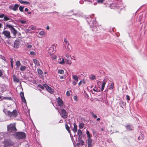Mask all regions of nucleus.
<instances>
[{
    "mask_svg": "<svg viewBox=\"0 0 147 147\" xmlns=\"http://www.w3.org/2000/svg\"><path fill=\"white\" fill-rule=\"evenodd\" d=\"M7 130L8 131L12 132H14L17 131L15 123L10 124L7 126Z\"/></svg>",
    "mask_w": 147,
    "mask_h": 147,
    "instance_id": "f257e3e1",
    "label": "nucleus"
},
{
    "mask_svg": "<svg viewBox=\"0 0 147 147\" xmlns=\"http://www.w3.org/2000/svg\"><path fill=\"white\" fill-rule=\"evenodd\" d=\"M6 26L10 30L11 33L13 34V36L15 37L17 33V32L13 26L8 24H7Z\"/></svg>",
    "mask_w": 147,
    "mask_h": 147,
    "instance_id": "f03ea898",
    "label": "nucleus"
},
{
    "mask_svg": "<svg viewBox=\"0 0 147 147\" xmlns=\"http://www.w3.org/2000/svg\"><path fill=\"white\" fill-rule=\"evenodd\" d=\"M56 45L54 44L51 45L49 47L48 49L47 50L48 53L49 55L53 54L55 52L56 49Z\"/></svg>",
    "mask_w": 147,
    "mask_h": 147,
    "instance_id": "7ed1b4c3",
    "label": "nucleus"
},
{
    "mask_svg": "<svg viewBox=\"0 0 147 147\" xmlns=\"http://www.w3.org/2000/svg\"><path fill=\"white\" fill-rule=\"evenodd\" d=\"M3 143L4 144V146L5 147H9L10 146H13L14 144L10 140H4Z\"/></svg>",
    "mask_w": 147,
    "mask_h": 147,
    "instance_id": "20e7f679",
    "label": "nucleus"
},
{
    "mask_svg": "<svg viewBox=\"0 0 147 147\" xmlns=\"http://www.w3.org/2000/svg\"><path fill=\"white\" fill-rule=\"evenodd\" d=\"M7 115L10 117H16L18 114V112L16 110H14L12 112L8 111L7 112Z\"/></svg>",
    "mask_w": 147,
    "mask_h": 147,
    "instance_id": "39448f33",
    "label": "nucleus"
},
{
    "mask_svg": "<svg viewBox=\"0 0 147 147\" xmlns=\"http://www.w3.org/2000/svg\"><path fill=\"white\" fill-rule=\"evenodd\" d=\"M16 136L18 138L22 139L25 138L26 136V135L24 132H18L16 133Z\"/></svg>",
    "mask_w": 147,
    "mask_h": 147,
    "instance_id": "423d86ee",
    "label": "nucleus"
},
{
    "mask_svg": "<svg viewBox=\"0 0 147 147\" xmlns=\"http://www.w3.org/2000/svg\"><path fill=\"white\" fill-rule=\"evenodd\" d=\"M5 28H4V30H5ZM2 34H3L6 38H10L11 37L10 35V33L9 31L4 30Z\"/></svg>",
    "mask_w": 147,
    "mask_h": 147,
    "instance_id": "0eeeda50",
    "label": "nucleus"
},
{
    "mask_svg": "<svg viewBox=\"0 0 147 147\" xmlns=\"http://www.w3.org/2000/svg\"><path fill=\"white\" fill-rule=\"evenodd\" d=\"M72 77L74 80L72 82V84L74 85H76L78 81V77L77 76L74 75H72Z\"/></svg>",
    "mask_w": 147,
    "mask_h": 147,
    "instance_id": "6e6552de",
    "label": "nucleus"
},
{
    "mask_svg": "<svg viewBox=\"0 0 147 147\" xmlns=\"http://www.w3.org/2000/svg\"><path fill=\"white\" fill-rule=\"evenodd\" d=\"M45 87L48 92L51 94H53L54 93V90L50 87L47 84H45L44 85Z\"/></svg>",
    "mask_w": 147,
    "mask_h": 147,
    "instance_id": "1a4fd4ad",
    "label": "nucleus"
},
{
    "mask_svg": "<svg viewBox=\"0 0 147 147\" xmlns=\"http://www.w3.org/2000/svg\"><path fill=\"white\" fill-rule=\"evenodd\" d=\"M60 114L61 117L64 119L67 118V115L66 111L65 109H62L61 110V113Z\"/></svg>",
    "mask_w": 147,
    "mask_h": 147,
    "instance_id": "9d476101",
    "label": "nucleus"
},
{
    "mask_svg": "<svg viewBox=\"0 0 147 147\" xmlns=\"http://www.w3.org/2000/svg\"><path fill=\"white\" fill-rule=\"evenodd\" d=\"M87 21L89 24L90 25L91 27H94V28L95 27L96 28H97L96 27V21H90V22H89L88 20Z\"/></svg>",
    "mask_w": 147,
    "mask_h": 147,
    "instance_id": "9b49d317",
    "label": "nucleus"
},
{
    "mask_svg": "<svg viewBox=\"0 0 147 147\" xmlns=\"http://www.w3.org/2000/svg\"><path fill=\"white\" fill-rule=\"evenodd\" d=\"M57 99L59 105L60 107H63V103L61 99L59 97Z\"/></svg>",
    "mask_w": 147,
    "mask_h": 147,
    "instance_id": "f8f14e48",
    "label": "nucleus"
},
{
    "mask_svg": "<svg viewBox=\"0 0 147 147\" xmlns=\"http://www.w3.org/2000/svg\"><path fill=\"white\" fill-rule=\"evenodd\" d=\"M34 63L35 64L36 66H39L40 65V63L39 61L36 59H34L33 60Z\"/></svg>",
    "mask_w": 147,
    "mask_h": 147,
    "instance_id": "ddd939ff",
    "label": "nucleus"
},
{
    "mask_svg": "<svg viewBox=\"0 0 147 147\" xmlns=\"http://www.w3.org/2000/svg\"><path fill=\"white\" fill-rule=\"evenodd\" d=\"M74 127L72 129V130L74 133H75L77 130V125L75 123H74Z\"/></svg>",
    "mask_w": 147,
    "mask_h": 147,
    "instance_id": "4468645a",
    "label": "nucleus"
},
{
    "mask_svg": "<svg viewBox=\"0 0 147 147\" xmlns=\"http://www.w3.org/2000/svg\"><path fill=\"white\" fill-rule=\"evenodd\" d=\"M13 81L14 82H19V79L17 78L15 75L13 76Z\"/></svg>",
    "mask_w": 147,
    "mask_h": 147,
    "instance_id": "2eb2a0df",
    "label": "nucleus"
},
{
    "mask_svg": "<svg viewBox=\"0 0 147 147\" xmlns=\"http://www.w3.org/2000/svg\"><path fill=\"white\" fill-rule=\"evenodd\" d=\"M106 83V82L105 81H103L102 82V84H101V90L103 91L105 86V84Z\"/></svg>",
    "mask_w": 147,
    "mask_h": 147,
    "instance_id": "dca6fc26",
    "label": "nucleus"
},
{
    "mask_svg": "<svg viewBox=\"0 0 147 147\" xmlns=\"http://www.w3.org/2000/svg\"><path fill=\"white\" fill-rule=\"evenodd\" d=\"M19 6V5L17 4H15L12 8V10L14 11H16L18 9Z\"/></svg>",
    "mask_w": 147,
    "mask_h": 147,
    "instance_id": "f3484780",
    "label": "nucleus"
},
{
    "mask_svg": "<svg viewBox=\"0 0 147 147\" xmlns=\"http://www.w3.org/2000/svg\"><path fill=\"white\" fill-rule=\"evenodd\" d=\"M19 1L22 4H30V3L28 2H27L25 1H23L22 0H19Z\"/></svg>",
    "mask_w": 147,
    "mask_h": 147,
    "instance_id": "a211bd4d",
    "label": "nucleus"
},
{
    "mask_svg": "<svg viewBox=\"0 0 147 147\" xmlns=\"http://www.w3.org/2000/svg\"><path fill=\"white\" fill-rule=\"evenodd\" d=\"M127 129L128 130H130L133 129V127L132 125H128L126 126Z\"/></svg>",
    "mask_w": 147,
    "mask_h": 147,
    "instance_id": "6ab92c4d",
    "label": "nucleus"
},
{
    "mask_svg": "<svg viewBox=\"0 0 147 147\" xmlns=\"http://www.w3.org/2000/svg\"><path fill=\"white\" fill-rule=\"evenodd\" d=\"M26 66H25L24 65H22L20 67V71H25V70H26Z\"/></svg>",
    "mask_w": 147,
    "mask_h": 147,
    "instance_id": "aec40b11",
    "label": "nucleus"
},
{
    "mask_svg": "<svg viewBox=\"0 0 147 147\" xmlns=\"http://www.w3.org/2000/svg\"><path fill=\"white\" fill-rule=\"evenodd\" d=\"M87 142L88 147H92V141H91V140L89 139L88 141Z\"/></svg>",
    "mask_w": 147,
    "mask_h": 147,
    "instance_id": "412c9836",
    "label": "nucleus"
},
{
    "mask_svg": "<svg viewBox=\"0 0 147 147\" xmlns=\"http://www.w3.org/2000/svg\"><path fill=\"white\" fill-rule=\"evenodd\" d=\"M65 127L66 130L68 131L70 134H71V132L69 130V127L68 126L67 123H66L65 124Z\"/></svg>",
    "mask_w": 147,
    "mask_h": 147,
    "instance_id": "4be33fe9",
    "label": "nucleus"
},
{
    "mask_svg": "<svg viewBox=\"0 0 147 147\" xmlns=\"http://www.w3.org/2000/svg\"><path fill=\"white\" fill-rule=\"evenodd\" d=\"M16 65L17 68L19 67L21 65V63L20 61H17L16 62Z\"/></svg>",
    "mask_w": 147,
    "mask_h": 147,
    "instance_id": "5701e85b",
    "label": "nucleus"
},
{
    "mask_svg": "<svg viewBox=\"0 0 147 147\" xmlns=\"http://www.w3.org/2000/svg\"><path fill=\"white\" fill-rule=\"evenodd\" d=\"M65 62L67 64L70 65L71 63V61L69 59H65Z\"/></svg>",
    "mask_w": 147,
    "mask_h": 147,
    "instance_id": "b1692460",
    "label": "nucleus"
},
{
    "mask_svg": "<svg viewBox=\"0 0 147 147\" xmlns=\"http://www.w3.org/2000/svg\"><path fill=\"white\" fill-rule=\"evenodd\" d=\"M37 71L38 73L40 75H42L43 74L42 71L41 69H37Z\"/></svg>",
    "mask_w": 147,
    "mask_h": 147,
    "instance_id": "393cba45",
    "label": "nucleus"
},
{
    "mask_svg": "<svg viewBox=\"0 0 147 147\" xmlns=\"http://www.w3.org/2000/svg\"><path fill=\"white\" fill-rule=\"evenodd\" d=\"M78 134L79 135V137L81 136L82 134V131L81 130L79 129L78 131Z\"/></svg>",
    "mask_w": 147,
    "mask_h": 147,
    "instance_id": "a878e982",
    "label": "nucleus"
},
{
    "mask_svg": "<svg viewBox=\"0 0 147 147\" xmlns=\"http://www.w3.org/2000/svg\"><path fill=\"white\" fill-rule=\"evenodd\" d=\"M64 42H65V43H64V45L65 46V47L67 46V45H68V41L66 39H64Z\"/></svg>",
    "mask_w": 147,
    "mask_h": 147,
    "instance_id": "bb28decb",
    "label": "nucleus"
},
{
    "mask_svg": "<svg viewBox=\"0 0 147 147\" xmlns=\"http://www.w3.org/2000/svg\"><path fill=\"white\" fill-rule=\"evenodd\" d=\"M123 5L121 3L120 4H118L116 7L117 8H120L122 9V8L123 7V6H122Z\"/></svg>",
    "mask_w": 147,
    "mask_h": 147,
    "instance_id": "cd10ccee",
    "label": "nucleus"
},
{
    "mask_svg": "<svg viewBox=\"0 0 147 147\" xmlns=\"http://www.w3.org/2000/svg\"><path fill=\"white\" fill-rule=\"evenodd\" d=\"M4 20L5 21H8L10 20V18L8 16H5L4 17Z\"/></svg>",
    "mask_w": 147,
    "mask_h": 147,
    "instance_id": "c85d7f7f",
    "label": "nucleus"
},
{
    "mask_svg": "<svg viewBox=\"0 0 147 147\" xmlns=\"http://www.w3.org/2000/svg\"><path fill=\"white\" fill-rule=\"evenodd\" d=\"M58 73L61 74H63L64 73V70L61 69L59 70L58 71Z\"/></svg>",
    "mask_w": 147,
    "mask_h": 147,
    "instance_id": "c756f323",
    "label": "nucleus"
},
{
    "mask_svg": "<svg viewBox=\"0 0 147 147\" xmlns=\"http://www.w3.org/2000/svg\"><path fill=\"white\" fill-rule=\"evenodd\" d=\"M45 34V32L44 31H42L39 33V34L41 36L44 35Z\"/></svg>",
    "mask_w": 147,
    "mask_h": 147,
    "instance_id": "7c9ffc66",
    "label": "nucleus"
},
{
    "mask_svg": "<svg viewBox=\"0 0 147 147\" xmlns=\"http://www.w3.org/2000/svg\"><path fill=\"white\" fill-rule=\"evenodd\" d=\"M84 126V124L83 123H80L79 126V128L80 129L83 128Z\"/></svg>",
    "mask_w": 147,
    "mask_h": 147,
    "instance_id": "2f4dec72",
    "label": "nucleus"
},
{
    "mask_svg": "<svg viewBox=\"0 0 147 147\" xmlns=\"http://www.w3.org/2000/svg\"><path fill=\"white\" fill-rule=\"evenodd\" d=\"M87 136L88 138V139L87 140V141H88V140L89 139L91 140V141H92V139L91 138L92 137V135L90 134L89 135H87Z\"/></svg>",
    "mask_w": 147,
    "mask_h": 147,
    "instance_id": "473e14b6",
    "label": "nucleus"
},
{
    "mask_svg": "<svg viewBox=\"0 0 147 147\" xmlns=\"http://www.w3.org/2000/svg\"><path fill=\"white\" fill-rule=\"evenodd\" d=\"M21 99L22 101V102H24L25 104H26V102L25 100L24 97L21 98Z\"/></svg>",
    "mask_w": 147,
    "mask_h": 147,
    "instance_id": "72a5a7b5",
    "label": "nucleus"
},
{
    "mask_svg": "<svg viewBox=\"0 0 147 147\" xmlns=\"http://www.w3.org/2000/svg\"><path fill=\"white\" fill-rule=\"evenodd\" d=\"M80 143L82 146H83L84 145V141L82 140H81L79 141Z\"/></svg>",
    "mask_w": 147,
    "mask_h": 147,
    "instance_id": "f704fd0d",
    "label": "nucleus"
},
{
    "mask_svg": "<svg viewBox=\"0 0 147 147\" xmlns=\"http://www.w3.org/2000/svg\"><path fill=\"white\" fill-rule=\"evenodd\" d=\"M13 59L11 58V66L12 68H13Z\"/></svg>",
    "mask_w": 147,
    "mask_h": 147,
    "instance_id": "c9c22d12",
    "label": "nucleus"
},
{
    "mask_svg": "<svg viewBox=\"0 0 147 147\" xmlns=\"http://www.w3.org/2000/svg\"><path fill=\"white\" fill-rule=\"evenodd\" d=\"M24 8V7L20 6L19 7V9L21 11L23 12V9Z\"/></svg>",
    "mask_w": 147,
    "mask_h": 147,
    "instance_id": "e433bc0d",
    "label": "nucleus"
},
{
    "mask_svg": "<svg viewBox=\"0 0 147 147\" xmlns=\"http://www.w3.org/2000/svg\"><path fill=\"white\" fill-rule=\"evenodd\" d=\"M59 63L61 64H64L65 63V61L63 58L62 59V60L60 61Z\"/></svg>",
    "mask_w": 147,
    "mask_h": 147,
    "instance_id": "4c0bfd02",
    "label": "nucleus"
},
{
    "mask_svg": "<svg viewBox=\"0 0 147 147\" xmlns=\"http://www.w3.org/2000/svg\"><path fill=\"white\" fill-rule=\"evenodd\" d=\"M19 22L21 23L22 24H24L26 22V21L25 20H20Z\"/></svg>",
    "mask_w": 147,
    "mask_h": 147,
    "instance_id": "58836bf2",
    "label": "nucleus"
},
{
    "mask_svg": "<svg viewBox=\"0 0 147 147\" xmlns=\"http://www.w3.org/2000/svg\"><path fill=\"white\" fill-rule=\"evenodd\" d=\"M67 46V48H66V46L65 47L66 48V49H67V50L68 51H67L68 53H69L70 52V49L69 47V46Z\"/></svg>",
    "mask_w": 147,
    "mask_h": 147,
    "instance_id": "ea45409f",
    "label": "nucleus"
},
{
    "mask_svg": "<svg viewBox=\"0 0 147 147\" xmlns=\"http://www.w3.org/2000/svg\"><path fill=\"white\" fill-rule=\"evenodd\" d=\"M20 97H21V98L22 97H24V94L23 92H21L20 93Z\"/></svg>",
    "mask_w": 147,
    "mask_h": 147,
    "instance_id": "a19ab883",
    "label": "nucleus"
},
{
    "mask_svg": "<svg viewBox=\"0 0 147 147\" xmlns=\"http://www.w3.org/2000/svg\"><path fill=\"white\" fill-rule=\"evenodd\" d=\"M114 84L113 83H112L111 84L110 86V88L111 89H113L114 88Z\"/></svg>",
    "mask_w": 147,
    "mask_h": 147,
    "instance_id": "79ce46f5",
    "label": "nucleus"
},
{
    "mask_svg": "<svg viewBox=\"0 0 147 147\" xmlns=\"http://www.w3.org/2000/svg\"><path fill=\"white\" fill-rule=\"evenodd\" d=\"M91 113L93 117L94 118H96L97 117V116L96 115L94 114L92 112Z\"/></svg>",
    "mask_w": 147,
    "mask_h": 147,
    "instance_id": "37998d69",
    "label": "nucleus"
},
{
    "mask_svg": "<svg viewBox=\"0 0 147 147\" xmlns=\"http://www.w3.org/2000/svg\"><path fill=\"white\" fill-rule=\"evenodd\" d=\"M93 90L96 92H99V91L98 90V88H94L93 89Z\"/></svg>",
    "mask_w": 147,
    "mask_h": 147,
    "instance_id": "c03bdc74",
    "label": "nucleus"
},
{
    "mask_svg": "<svg viewBox=\"0 0 147 147\" xmlns=\"http://www.w3.org/2000/svg\"><path fill=\"white\" fill-rule=\"evenodd\" d=\"M105 0H97V2L98 3H102Z\"/></svg>",
    "mask_w": 147,
    "mask_h": 147,
    "instance_id": "a18cd8bd",
    "label": "nucleus"
},
{
    "mask_svg": "<svg viewBox=\"0 0 147 147\" xmlns=\"http://www.w3.org/2000/svg\"><path fill=\"white\" fill-rule=\"evenodd\" d=\"M91 79L92 80H93L94 79H95V76L93 75H91Z\"/></svg>",
    "mask_w": 147,
    "mask_h": 147,
    "instance_id": "49530a36",
    "label": "nucleus"
},
{
    "mask_svg": "<svg viewBox=\"0 0 147 147\" xmlns=\"http://www.w3.org/2000/svg\"><path fill=\"white\" fill-rule=\"evenodd\" d=\"M74 100L77 101L78 99V97L76 96H75L74 97Z\"/></svg>",
    "mask_w": 147,
    "mask_h": 147,
    "instance_id": "de8ad7c7",
    "label": "nucleus"
},
{
    "mask_svg": "<svg viewBox=\"0 0 147 147\" xmlns=\"http://www.w3.org/2000/svg\"><path fill=\"white\" fill-rule=\"evenodd\" d=\"M102 83V82H101L98 81L97 82V84L98 86H100L101 85Z\"/></svg>",
    "mask_w": 147,
    "mask_h": 147,
    "instance_id": "09e8293b",
    "label": "nucleus"
},
{
    "mask_svg": "<svg viewBox=\"0 0 147 147\" xmlns=\"http://www.w3.org/2000/svg\"><path fill=\"white\" fill-rule=\"evenodd\" d=\"M126 98L127 100L128 101H129L130 99V97L128 95H127L126 96Z\"/></svg>",
    "mask_w": 147,
    "mask_h": 147,
    "instance_id": "8fccbe9b",
    "label": "nucleus"
},
{
    "mask_svg": "<svg viewBox=\"0 0 147 147\" xmlns=\"http://www.w3.org/2000/svg\"><path fill=\"white\" fill-rule=\"evenodd\" d=\"M92 132L93 133V134L94 135L95 134H96V131L94 130V129H92Z\"/></svg>",
    "mask_w": 147,
    "mask_h": 147,
    "instance_id": "3c124183",
    "label": "nucleus"
},
{
    "mask_svg": "<svg viewBox=\"0 0 147 147\" xmlns=\"http://www.w3.org/2000/svg\"><path fill=\"white\" fill-rule=\"evenodd\" d=\"M27 47L28 48H30L32 47V45H28V44H27Z\"/></svg>",
    "mask_w": 147,
    "mask_h": 147,
    "instance_id": "603ef678",
    "label": "nucleus"
},
{
    "mask_svg": "<svg viewBox=\"0 0 147 147\" xmlns=\"http://www.w3.org/2000/svg\"><path fill=\"white\" fill-rule=\"evenodd\" d=\"M5 16V15L4 14H1V15H0V18H4Z\"/></svg>",
    "mask_w": 147,
    "mask_h": 147,
    "instance_id": "864d4df0",
    "label": "nucleus"
},
{
    "mask_svg": "<svg viewBox=\"0 0 147 147\" xmlns=\"http://www.w3.org/2000/svg\"><path fill=\"white\" fill-rule=\"evenodd\" d=\"M30 54L32 55H34L35 54V53L33 51L30 52Z\"/></svg>",
    "mask_w": 147,
    "mask_h": 147,
    "instance_id": "5fc2aeb1",
    "label": "nucleus"
},
{
    "mask_svg": "<svg viewBox=\"0 0 147 147\" xmlns=\"http://www.w3.org/2000/svg\"><path fill=\"white\" fill-rule=\"evenodd\" d=\"M59 77H60V78L61 79H63L65 78V76H59Z\"/></svg>",
    "mask_w": 147,
    "mask_h": 147,
    "instance_id": "6e6d98bb",
    "label": "nucleus"
},
{
    "mask_svg": "<svg viewBox=\"0 0 147 147\" xmlns=\"http://www.w3.org/2000/svg\"><path fill=\"white\" fill-rule=\"evenodd\" d=\"M38 87L42 89H44L45 87H43L41 85H39Z\"/></svg>",
    "mask_w": 147,
    "mask_h": 147,
    "instance_id": "4d7b16f0",
    "label": "nucleus"
},
{
    "mask_svg": "<svg viewBox=\"0 0 147 147\" xmlns=\"http://www.w3.org/2000/svg\"><path fill=\"white\" fill-rule=\"evenodd\" d=\"M66 95L67 96H69L70 95V92L69 91H67L66 92Z\"/></svg>",
    "mask_w": 147,
    "mask_h": 147,
    "instance_id": "13d9d810",
    "label": "nucleus"
},
{
    "mask_svg": "<svg viewBox=\"0 0 147 147\" xmlns=\"http://www.w3.org/2000/svg\"><path fill=\"white\" fill-rule=\"evenodd\" d=\"M0 58H1V59H3V60H5V57H4L3 56H2V55H0Z\"/></svg>",
    "mask_w": 147,
    "mask_h": 147,
    "instance_id": "bf43d9fd",
    "label": "nucleus"
},
{
    "mask_svg": "<svg viewBox=\"0 0 147 147\" xmlns=\"http://www.w3.org/2000/svg\"><path fill=\"white\" fill-rule=\"evenodd\" d=\"M66 57L67 58H69V57H70L71 59H72V58H71V56H69V55L68 54H66Z\"/></svg>",
    "mask_w": 147,
    "mask_h": 147,
    "instance_id": "052dcab7",
    "label": "nucleus"
},
{
    "mask_svg": "<svg viewBox=\"0 0 147 147\" xmlns=\"http://www.w3.org/2000/svg\"><path fill=\"white\" fill-rule=\"evenodd\" d=\"M3 72L2 70H0V77L1 76L3 75Z\"/></svg>",
    "mask_w": 147,
    "mask_h": 147,
    "instance_id": "680f3d73",
    "label": "nucleus"
},
{
    "mask_svg": "<svg viewBox=\"0 0 147 147\" xmlns=\"http://www.w3.org/2000/svg\"><path fill=\"white\" fill-rule=\"evenodd\" d=\"M30 31V30L28 29H26V33H29V32Z\"/></svg>",
    "mask_w": 147,
    "mask_h": 147,
    "instance_id": "e2e57ef3",
    "label": "nucleus"
},
{
    "mask_svg": "<svg viewBox=\"0 0 147 147\" xmlns=\"http://www.w3.org/2000/svg\"><path fill=\"white\" fill-rule=\"evenodd\" d=\"M5 97H4L3 96H0V100H2L4 99H5Z\"/></svg>",
    "mask_w": 147,
    "mask_h": 147,
    "instance_id": "0e129e2a",
    "label": "nucleus"
},
{
    "mask_svg": "<svg viewBox=\"0 0 147 147\" xmlns=\"http://www.w3.org/2000/svg\"><path fill=\"white\" fill-rule=\"evenodd\" d=\"M31 29L32 30H36V28L35 26H32L31 27Z\"/></svg>",
    "mask_w": 147,
    "mask_h": 147,
    "instance_id": "69168bd1",
    "label": "nucleus"
},
{
    "mask_svg": "<svg viewBox=\"0 0 147 147\" xmlns=\"http://www.w3.org/2000/svg\"><path fill=\"white\" fill-rule=\"evenodd\" d=\"M86 134L87 136L88 135H89V134H90L89 131H86Z\"/></svg>",
    "mask_w": 147,
    "mask_h": 147,
    "instance_id": "338daca9",
    "label": "nucleus"
},
{
    "mask_svg": "<svg viewBox=\"0 0 147 147\" xmlns=\"http://www.w3.org/2000/svg\"><path fill=\"white\" fill-rule=\"evenodd\" d=\"M82 81H80L79 83H78V85L80 86L81 85V83H82Z\"/></svg>",
    "mask_w": 147,
    "mask_h": 147,
    "instance_id": "774afa93",
    "label": "nucleus"
}]
</instances>
